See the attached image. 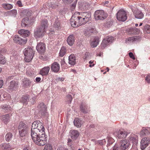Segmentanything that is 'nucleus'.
Listing matches in <instances>:
<instances>
[{"label":"nucleus","mask_w":150,"mask_h":150,"mask_svg":"<svg viewBox=\"0 0 150 150\" xmlns=\"http://www.w3.org/2000/svg\"><path fill=\"white\" fill-rule=\"evenodd\" d=\"M45 129L42 123L40 121H35L32 123L31 136L34 143L38 145L43 146L47 143Z\"/></svg>","instance_id":"f257e3e1"},{"label":"nucleus","mask_w":150,"mask_h":150,"mask_svg":"<svg viewBox=\"0 0 150 150\" xmlns=\"http://www.w3.org/2000/svg\"><path fill=\"white\" fill-rule=\"evenodd\" d=\"M76 15L78 17L77 19V23H78L77 25L78 27L85 24L91 19V14L89 12H76Z\"/></svg>","instance_id":"f03ea898"},{"label":"nucleus","mask_w":150,"mask_h":150,"mask_svg":"<svg viewBox=\"0 0 150 150\" xmlns=\"http://www.w3.org/2000/svg\"><path fill=\"white\" fill-rule=\"evenodd\" d=\"M47 20H43L41 23L40 27L34 30V36L36 38L42 37L44 35L45 29L47 27Z\"/></svg>","instance_id":"7ed1b4c3"},{"label":"nucleus","mask_w":150,"mask_h":150,"mask_svg":"<svg viewBox=\"0 0 150 150\" xmlns=\"http://www.w3.org/2000/svg\"><path fill=\"white\" fill-rule=\"evenodd\" d=\"M23 53L25 56V60L27 62H29L32 60L34 54L33 49L29 47L25 49L23 51Z\"/></svg>","instance_id":"20e7f679"},{"label":"nucleus","mask_w":150,"mask_h":150,"mask_svg":"<svg viewBox=\"0 0 150 150\" xmlns=\"http://www.w3.org/2000/svg\"><path fill=\"white\" fill-rule=\"evenodd\" d=\"M20 136L23 137L26 136L29 131L28 126L23 122H20L18 127Z\"/></svg>","instance_id":"39448f33"},{"label":"nucleus","mask_w":150,"mask_h":150,"mask_svg":"<svg viewBox=\"0 0 150 150\" xmlns=\"http://www.w3.org/2000/svg\"><path fill=\"white\" fill-rule=\"evenodd\" d=\"M107 14L103 10H98L96 11L94 13V18L96 20H103L106 18Z\"/></svg>","instance_id":"423d86ee"},{"label":"nucleus","mask_w":150,"mask_h":150,"mask_svg":"<svg viewBox=\"0 0 150 150\" xmlns=\"http://www.w3.org/2000/svg\"><path fill=\"white\" fill-rule=\"evenodd\" d=\"M150 143V137H145L142 139L140 142V148L142 150H144Z\"/></svg>","instance_id":"0eeeda50"},{"label":"nucleus","mask_w":150,"mask_h":150,"mask_svg":"<svg viewBox=\"0 0 150 150\" xmlns=\"http://www.w3.org/2000/svg\"><path fill=\"white\" fill-rule=\"evenodd\" d=\"M126 15V12L124 11L120 10L117 13V19L120 21H125L127 19Z\"/></svg>","instance_id":"6e6552de"},{"label":"nucleus","mask_w":150,"mask_h":150,"mask_svg":"<svg viewBox=\"0 0 150 150\" xmlns=\"http://www.w3.org/2000/svg\"><path fill=\"white\" fill-rule=\"evenodd\" d=\"M117 143L121 150H126L128 149L129 145V141L126 140H121Z\"/></svg>","instance_id":"1a4fd4ad"},{"label":"nucleus","mask_w":150,"mask_h":150,"mask_svg":"<svg viewBox=\"0 0 150 150\" xmlns=\"http://www.w3.org/2000/svg\"><path fill=\"white\" fill-rule=\"evenodd\" d=\"M128 134L127 132L125 131H119L118 132L115 131L113 132V134L119 139L125 138Z\"/></svg>","instance_id":"9d476101"},{"label":"nucleus","mask_w":150,"mask_h":150,"mask_svg":"<svg viewBox=\"0 0 150 150\" xmlns=\"http://www.w3.org/2000/svg\"><path fill=\"white\" fill-rule=\"evenodd\" d=\"M13 40L16 43L19 44H24L27 42V39L24 38H21L18 35H15L13 38Z\"/></svg>","instance_id":"9b49d317"},{"label":"nucleus","mask_w":150,"mask_h":150,"mask_svg":"<svg viewBox=\"0 0 150 150\" xmlns=\"http://www.w3.org/2000/svg\"><path fill=\"white\" fill-rule=\"evenodd\" d=\"M132 10L136 18L141 19L143 17V14L141 11L138 10L137 8H133L132 9Z\"/></svg>","instance_id":"f8f14e48"},{"label":"nucleus","mask_w":150,"mask_h":150,"mask_svg":"<svg viewBox=\"0 0 150 150\" xmlns=\"http://www.w3.org/2000/svg\"><path fill=\"white\" fill-rule=\"evenodd\" d=\"M36 49L38 52L42 54L44 53L45 51V46L43 43L39 42L37 44Z\"/></svg>","instance_id":"ddd939ff"},{"label":"nucleus","mask_w":150,"mask_h":150,"mask_svg":"<svg viewBox=\"0 0 150 150\" xmlns=\"http://www.w3.org/2000/svg\"><path fill=\"white\" fill-rule=\"evenodd\" d=\"M33 22V20H30V18L29 19L28 17H26L22 20L21 24V26L23 27L28 26L31 24Z\"/></svg>","instance_id":"4468645a"},{"label":"nucleus","mask_w":150,"mask_h":150,"mask_svg":"<svg viewBox=\"0 0 150 150\" xmlns=\"http://www.w3.org/2000/svg\"><path fill=\"white\" fill-rule=\"evenodd\" d=\"M38 108L40 110V112L41 113L42 115H46L47 114L46 108L44 103H40L38 105Z\"/></svg>","instance_id":"2eb2a0df"},{"label":"nucleus","mask_w":150,"mask_h":150,"mask_svg":"<svg viewBox=\"0 0 150 150\" xmlns=\"http://www.w3.org/2000/svg\"><path fill=\"white\" fill-rule=\"evenodd\" d=\"M150 134V127L143 128L140 133V135L142 137L144 135H147Z\"/></svg>","instance_id":"dca6fc26"},{"label":"nucleus","mask_w":150,"mask_h":150,"mask_svg":"<svg viewBox=\"0 0 150 150\" xmlns=\"http://www.w3.org/2000/svg\"><path fill=\"white\" fill-rule=\"evenodd\" d=\"M59 69V64L57 62H54L52 64L51 69L52 71L55 72H57Z\"/></svg>","instance_id":"f3484780"},{"label":"nucleus","mask_w":150,"mask_h":150,"mask_svg":"<svg viewBox=\"0 0 150 150\" xmlns=\"http://www.w3.org/2000/svg\"><path fill=\"white\" fill-rule=\"evenodd\" d=\"M18 82L17 81H12L11 82L8 89L11 91L15 90L18 87Z\"/></svg>","instance_id":"a211bd4d"},{"label":"nucleus","mask_w":150,"mask_h":150,"mask_svg":"<svg viewBox=\"0 0 150 150\" xmlns=\"http://www.w3.org/2000/svg\"><path fill=\"white\" fill-rule=\"evenodd\" d=\"M88 106L85 103L82 102L81 103L80 106V110L82 112L86 113L88 112L87 108Z\"/></svg>","instance_id":"6ab92c4d"},{"label":"nucleus","mask_w":150,"mask_h":150,"mask_svg":"<svg viewBox=\"0 0 150 150\" xmlns=\"http://www.w3.org/2000/svg\"><path fill=\"white\" fill-rule=\"evenodd\" d=\"M50 70L49 67H45L42 68L40 71V74L42 76H47V75Z\"/></svg>","instance_id":"aec40b11"},{"label":"nucleus","mask_w":150,"mask_h":150,"mask_svg":"<svg viewBox=\"0 0 150 150\" xmlns=\"http://www.w3.org/2000/svg\"><path fill=\"white\" fill-rule=\"evenodd\" d=\"M75 37L73 35H70L68 38L67 42L70 46H72L74 43Z\"/></svg>","instance_id":"412c9836"},{"label":"nucleus","mask_w":150,"mask_h":150,"mask_svg":"<svg viewBox=\"0 0 150 150\" xmlns=\"http://www.w3.org/2000/svg\"><path fill=\"white\" fill-rule=\"evenodd\" d=\"M4 50L2 49L0 50V64H5L6 62L5 57L3 55L4 53Z\"/></svg>","instance_id":"4be33fe9"},{"label":"nucleus","mask_w":150,"mask_h":150,"mask_svg":"<svg viewBox=\"0 0 150 150\" xmlns=\"http://www.w3.org/2000/svg\"><path fill=\"white\" fill-rule=\"evenodd\" d=\"M30 81L26 78H24L23 79L22 85L25 88H28L30 84Z\"/></svg>","instance_id":"5701e85b"},{"label":"nucleus","mask_w":150,"mask_h":150,"mask_svg":"<svg viewBox=\"0 0 150 150\" xmlns=\"http://www.w3.org/2000/svg\"><path fill=\"white\" fill-rule=\"evenodd\" d=\"M69 63L71 65H74L75 64V56L71 54L69 57Z\"/></svg>","instance_id":"b1692460"},{"label":"nucleus","mask_w":150,"mask_h":150,"mask_svg":"<svg viewBox=\"0 0 150 150\" xmlns=\"http://www.w3.org/2000/svg\"><path fill=\"white\" fill-rule=\"evenodd\" d=\"M18 33L20 35L23 36L28 37L30 34L29 31L27 30L21 29L18 31Z\"/></svg>","instance_id":"393cba45"},{"label":"nucleus","mask_w":150,"mask_h":150,"mask_svg":"<svg viewBox=\"0 0 150 150\" xmlns=\"http://www.w3.org/2000/svg\"><path fill=\"white\" fill-rule=\"evenodd\" d=\"M78 4L79 7L81 10H86L88 8V6L87 3H83L82 4L81 3H79Z\"/></svg>","instance_id":"a878e982"},{"label":"nucleus","mask_w":150,"mask_h":150,"mask_svg":"<svg viewBox=\"0 0 150 150\" xmlns=\"http://www.w3.org/2000/svg\"><path fill=\"white\" fill-rule=\"evenodd\" d=\"M138 39L137 36L130 37L126 39L125 42L126 43L130 44L136 41Z\"/></svg>","instance_id":"bb28decb"},{"label":"nucleus","mask_w":150,"mask_h":150,"mask_svg":"<svg viewBox=\"0 0 150 150\" xmlns=\"http://www.w3.org/2000/svg\"><path fill=\"white\" fill-rule=\"evenodd\" d=\"M99 39L98 38H95L91 43V45L93 47H96L99 43Z\"/></svg>","instance_id":"cd10ccee"},{"label":"nucleus","mask_w":150,"mask_h":150,"mask_svg":"<svg viewBox=\"0 0 150 150\" xmlns=\"http://www.w3.org/2000/svg\"><path fill=\"white\" fill-rule=\"evenodd\" d=\"M11 146L9 144H3L0 145V148L4 150H9Z\"/></svg>","instance_id":"c85d7f7f"},{"label":"nucleus","mask_w":150,"mask_h":150,"mask_svg":"<svg viewBox=\"0 0 150 150\" xmlns=\"http://www.w3.org/2000/svg\"><path fill=\"white\" fill-rule=\"evenodd\" d=\"M83 121L79 118L76 119V127H81L83 124Z\"/></svg>","instance_id":"c756f323"},{"label":"nucleus","mask_w":150,"mask_h":150,"mask_svg":"<svg viewBox=\"0 0 150 150\" xmlns=\"http://www.w3.org/2000/svg\"><path fill=\"white\" fill-rule=\"evenodd\" d=\"M75 13H74L72 16L71 19L70 23L71 26L73 28L75 27V16L74 15Z\"/></svg>","instance_id":"7c9ffc66"},{"label":"nucleus","mask_w":150,"mask_h":150,"mask_svg":"<svg viewBox=\"0 0 150 150\" xmlns=\"http://www.w3.org/2000/svg\"><path fill=\"white\" fill-rule=\"evenodd\" d=\"M2 118L3 121L5 124L7 123V122L9 121V117L8 114L2 116Z\"/></svg>","instance_id":"2f4dec72"},{"label":"nucleus","mask_w":150,"mask_h":150,"mask_svg":"<svg viewBox=\"0 0 150 150\" xmlns=\"http://www.w3.org/2000/svg\"><path fill=\"white\" fill-rule=\"evenodd\" d=\"M28 95H25L23 96L21 99L20 100V101L21 102L25 103L28 100Z\"/></svg>","instance_id":"473e14b6"},{"label":"nucleus","mask_w":150,"mask_h":150,"mask_svg":"<svg viewBox=\"0 0 150 150\" xmlns=\"http://www.w3.org/2000/svg\"><path fill=\"white\" fill-rule=\"evenodd\" d=\"M2 108L4 112H7L12 110V108L8 105H3L2 106Z\"/></svg>","instance_id":"72a5a7b5"},{"label":"nucleus","mask_w":150,"mask_h":150,"mask_svg":"<svg viewBox=\"0 0 150 150\" xmlns=\"http://www.w3.org/2000/svg\"><path fill=\"white\" fill-rule=\"evenodd\" d=\"M12 137V134L11 133H8L5 136V139L7 141H9Z\"/></svg>","instance_id":"f704fd0d"},{"label":"nucleus","mask_w":150,"mask_h":150,"mask_svg":"<svg viewBox=\"0 0 150 150\" xmlns=\"http://www.w3.org/2000/svg\"><path fill=\"white\" fill-rule=\"evenodd\" d=\"M54 27L55 29L57 30L60 29L61 27L60 26V23L57 20L55 21L54 24Z\"/></svg>","instance_id":"c9c22d12"},{"label":"nucleus","mask_w":150,"mask_h":150,"mask_svg":"<svg viewBox=\"0 0 150 150\" xmlns=\"http://www.w3.org/2000/svg\"><path fill=\"white\" fill-rule=\"evenodd\" d=\"M3 7L7 10H10L11 9L12 7V6L9 4H4L3 5Z\"/></svg>","instance_id":"e433bc0d"},{"label":"nucleus","mask_w":150,"mask_h":150,"mask_svg":"<svg viewBox=\"0 0 150 150\" xmlns=\"http://www.w3.org/2000/svg\"><path fill=\"white\" fill-rule=\"evenodd\" d=\"M66 53V49L64 47H62L59 52V55L61 57H63Z\"/></svg>","instance_id":"4c0bfd02"},{"label":"nucleus","mask_w":150,"mask_h":150,"mask_svg":"<svg viewBox=\"0 0 150 150\" xmlns=\"http://www.w3.org/2000/svg\"><path fill=\"white\" fill-rule=\"evenodd\" d=\"M69 135L71 138L74 140L75 139V131L74 130H71L69 132Z\"/></svg>","instance_id":"58836bf2"},{"label":"nucleus","mask_w":150,"mask_h":150,"mask_svg":"<svg viewBox=\"0 0 150 150\" xmlns=\"http://www.w3.org/2000/svg\"><path fill=\"white\" fill-rule=\"evenodd\" d=\"M105 39L106 40V42L108 43H110L112 42L114 40V38L112 36L109 37Z\"/></svg>","instance_id":"ea45409f"},{"label":"nucleus","mask_w":150,"mask_h":150,"mask_svg":"<svg viewBox=\"0 0 150 150\" xmlns=\"http://www.w3.org/2000/svg\"><path fill=\"white\" fill-rule=\"evenodd\" d=\"M108 44V43L107 42L106 40L105 39H104L101 44V47L103 49L105 48V47L107 46Z\"/></svg>","instance_id":"a19ab883"},{"label":"nucleus","mask_w":150,"mask_h":150,"mask_svg":"<svg viewBox=\"0 0 150 150\" xmlns=\"http://www.w3.org/2000/svg\"><path fill=\"white\" fill-rule=\"evenodd\" d=\"M144 30L148 33H150V25H146L144 27Z\"/></svg>","instance_id":"79ce46f5"},{"label":"nucleus","mask_w":150,"mask_h":150,"mask_svg":"<svg viewBox=\"0 0 150 150\" xmlns=\"http://www.w3.org/2000/svg\"><path fill=\"white\" fill-rule=\"evenodd\" d=\"M43 150H52V146L51 145L47 144L45 146Z\"/></svg>","instance_id":"37998d69"},{"label":"nucleus","mask_w":150,"mask_h":150,"mask_svg":"<svg viewBox=\"0 0 150 150\" xmlns=\"http://www.w3.org/2000/svg\"><path fill=\"white\" fill-rule=\"evenodd\" d=\"M112 150H121L119 147L118 143L116 144L112 148Z\"/></svg>","instance_id":"c03bdc74"},{"label":"nucleus","mask_w":150,"mask_h":150,"mask_svg":"<svg viewBox=\"0 0 150 150\" xmlns=\"http://www.w3.org/2000/svg\"><path fill=\"white\" fill-rule=\"evenodd\" d=\"M129 30H130L129 33L130 34H134L135 33V32H134V31H135L137 29L136 28H131Z\"/></svg>","instance_id":"a18cd8bd"},{"label":"nucleus","mask_w":150,"mask_h":150,"mask_svg":"<svg viewBox=\"0 0 150 150\" xmlns=\"http://www.w3.org/2000/svg\"><path fill=\"white\" fill-rule=\"evenodd\" d=\"M145 80L148 83H150V74L147 75L145 77Z\"/></svg>","instance_id":"49530a36"},{"label":"nucleus","mask_w":150,"mask_h":150,"mask_svg":"<svg viewBox=\"0 0 150 150\" xmlns=\"http://www.w3.org/2000/svg\"><path fill=\"white\" fill-rule=\"evenodd\" d=\"M84 34L86 36H89L91 34L88 29L86 30L85 31Z\"/></svg>","instance_id":"de8ad7c7"},{"label":"nucleus","mask_w":150,"mask_h":150,"mask_svg":"<svg viewBox=\"0 0 150 150\" xmlns=\"http://www.w3.org/2000/svg\"><path fill=\"white\" fill-rule=\"evenodd\" d=\"M89 54L88 53L86 52L83 56V59L85 60H87L89 58Z\"/></svg>","instance_id":"09e8293b"},{"label":"nucleus","mask_w":150,"mask_h":150,"mask_svg":"<svg viewBox=\"0 0 150 150\" xmlns=\"http://www.w3.org/2000/svg\"><path fill=\"white\" fill-rule=\"evenodd\" d=\"M105 142L104 139L103 140H100L97 142V144H98L100 145H101L104 144Z\"/></svg>","instance_id":"8fccbe9b"},{"label":"nucleus","mask_w":150,"mask_h":150,"mask_svg":"<svg viewBox=\"0 0 150 150\" xmlns=\"http://www.w3.org/2000/svg\"><path fill=\"white\" fill-rule=\"evenodd\" d=\"M67 99L68 101L70 103L72 99L71 96L70 95H67Z\"/></svg>","instance_id":"3c124183"},{"label":"nucleus","mask_w":150,"mask_h":150,"mask_svg":"<svg viewBox=\"0 0 150 150\" xmlns=\"http://www.w3.org/2000/svg\"><path fill=\"white\" fill-rule=\"evenodd\" d=\"M70 8L71 11H74L75 8V4L74 3L71 4Z\"/></svg>","instance_id":"603ef678"},{"label":"nucleus","mask_w":150,"mask_h":150,"mask_svg":"<svg viewBox=\"0 0 150 150\" xmlns=\"http://www.w3.org/2000/svg\"><path fill=\"white\" fill-rule=\"evenodd\" d=\"M129 56L131 58H132L133 59H135V58L132 53L131 52H129Z\"/></svg>","instance_id":"864d4df0"},{"label":"nucleus","mask_w":150,"mask_h":150,"mask_svg":"<svg viewBox=\"0 0 150 150\" xmlns=\"http://www.w3.org/2000/svg\"><path fill=\"white\" fill-rule=\"evenodd\" d=\"M64 2L66 4H69L72 2L73 0H63Z\"/></svg>","instance_id":"5fc2aeb1"},{"label":"nucleus","mask_w":150,"mask_h":150,"mask_svg":"<svg viewBox=\"0 0 150 150\" xmlns=\"http://www.w3.org/2000/svg\"><path fill=\"white\" fill-rule=\"evenodd\" d=\"M17 4L19 7L23 6V5L22 4V3L20 1H18L17 2Z\"/></svg>","instance_id":"6e6d98bb"},{"label":"nucleus","mask_w":150,"mask_h":150,"mask_svg":"<svg viewBox=\"0 0 150 150\" xmlns=\"http://www.w3.org/2000/svg\"><path fill=\"white\" fill-rule=\"evenodd\" d=\"M93 61H92L91 60L89 61V63L90 64L89 65L90 67H91L94 66V64H93Z\"/></svg>","instance_id":"4d7b16f0"},{"label":"nucleus","mask_w":150,"mask_h":150,"mask_svg":"<svg viewBox=\"0 0 150 150\" xmlns=\"http://www.w3.org/2000/svg\"><path fill=\"white\" fill-rule=\"evenodd\" d=\"M71 140L70 139H68V145L70 146H71V148H72V145H71Z\"/></svg>","instance_id":"13d9d810"},{"label":"nucleus","mask_w":150,"mask_h":150,"mask_svg":"<svg viewBox=\"0 0 150 150\" xmlns=\"http://www.w3.org/2000/svg\"><path fill=\"white\" fill-rule=\"evenodd\" d=\"M56 80H57L58 81H63L64 80V78H57L56 79Z\"/></svg>","instance_id":"bf43d9fd"},{"label":"nucleus","mask_w":150,"mask_h":150,"mask_svg":"<svg viewBox=\"0 0 150 150\" xmlns=\"http://www.w3.org/2000/svg\"><path fill=\"white\" fill-rule=\"evenodd\" d=\"M57 150H68L67 149L63 147H59L57 149Z\"/></svg>","instance_id":"052dcab7"},{"label":"nucleus","mask_w":150,"mask_h":150,"mask_svg":"<svg viewBox=\"0 0 150 150\" xmlns=\"http://www.w3.org/2000/svg\"><path fill=\"white\" fill-rule=\"evenodd\" d=\"M76 139L78 137L79 135V134L77 131L76 130Z\"/></svg>","instance_id":"680f3d73"},{"label":"nucleus","mask_w":150,"mask_h":150,"mask_svg":"<svg viewBox=\"0 0 150 150\" xmlns=\"http://www.w3.org/2000/svg\"><path fill=\"white\" fill-rule=\"evenodd\" d=\"M3 85V81L2 80H0V88H1Z\"/></svg>","instance_id":"e2e57ef3"},{"label":"nucleus","mask_w":150,"mask_h":150,"mask_svg":"<svg viewBox=\"0 0 150 150\" xmlns=\"http://www.w3.org/2000/svg\"><path fill=\"white\" fill-rule=\"evenodd\" d=\"M41 80V79L40 77H36L35 79V81L36 82H40Z\"/></svg>","instance_id":"0e129e2a"},{"label":"nucleus","mask_w":150,"mask_h":150,"mask_svg":"<svg viewBox=\"0 0 150 150\" xmlns=\"http://www.w3.org/2000/svg\"><path fill=\"white\" fill-rule=\"evenodd\" d=\"M11 12L14 15H15L17 13V11L16 10H12L11 11Z\"/></svg>","instance_id":"69168bd1"},{"label":"nucleus","mask_w":150,"mask_h":150,"mask_svg":"<svg viewBox=\"0 0 150 150\" xmlns=\"http://www.w3.org/2000/svg\"><path fill=\"white\" fill-rule=\"evenodd\" d=\"M129 139L133 142L135 140V139L134 137H131L129 138Z\"/></svg>","instance_id":"338daca9"},{"label":"nucleus","mask_w":150,"mask_h":150,"mask_svg":"<svg viewBox=\"0 0 150 150\" xmlns=\"http://www.w3.org/2000/svg\"><path fill=\"white\" fill-rule=\"evenodd\" d=\"M23 150H30V148L28 146H26L24 148Z\"/></svg>","instance_id":"774afa93"}]
</instances>
